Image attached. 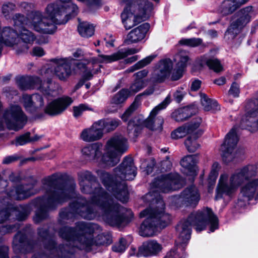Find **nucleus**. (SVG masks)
<instances>
[{
  "instance_id": "nucleus-52",
  "label": "nucleus",
  "mask_w": 258,
  "mask_h": 258,
  "mask_svg": "<svg viewBox=\"0 0 258 258\" xmlns=\"http://www.w3.org/2000/svg\"><path fill=\"white\" fill-rule=\"evenodd\" d=\"M15 7V5L13 3H8L3 6L2 12L6 19H8L10 18L11 13Z\"/></svg>"
},
{
  "instance_id": "nucleus-64",
  "label": "nucleus",
  "mask_w": 258,
  "mask_h": 258,
  "mask_svg": "<svg viewBox=\"0 0 258 258\" xmlns=\"http://www.w3.org/2000/svg\"><path fill=\"white\" fill-rule=\"evenodd\" d=\"M176 250L173 249L167 253L165 258H185V254L179 257L176 251Z\"/></svg>"
},
{
  "instance_id": "nucleus-60",
  "label": "nucleus",
  "mask_w": 258,
  "mask_h": 258,
  "mask_svg": "<svg viewBox=\"0 0 258 258\" xmlns=\"http://www.w3.org/2000/svg\"><path fill=\"white\" fill-rule=\"evenodd\" d=\"M149 71L147 69H144L142 71H139L138 72L134 74V76L136 77V80L140 81H147V79H144L148 74Z\"/></svg>"
},
{
  "instance_id": "nucleus-61",
  "label": "nucleus",
  "mask_w": 258,
  "mask_h": 258,
  "mask_svg": "<svg viewBox=\"0 0 258 258\" xmlns=\"http://www.w3.org/2000/svg\"><path fill=\"white\" fill-rule=\"evenodd\" d=\"M31 54L33 56H42L45 54L44 51L43 49L39 46L34 47Z\"/></svg>"
},
{
  "instance_id": "nucleus-38",
  "label": "nucleus",
  "mask_w": 258,
  "mask_h": 258,
  "mask_svg": "<svg viewBox=\"0 0 258 258\" xmlns=\"http://www.w3.org/2000/svg\"><path fill=\"white\" fill-rule=\"evenodd\" d=\"M78 30L80 34L84 37L92 36L94 33V27L87 22H83L79 24Z\"/></svg>"
},
{
  "instance_id": "nucleus-29",
  "label": "nucleus",
  "mask_w": 258,
  "mask_h": 258,
  "mask_svg": "<svg viewBox=\"0 0 258 258\" xmlns=\"http://www.w3.org/2000/svg\"><path fill=\"white\" fill-rule=\"evenodd\" d=\"M201 118H196L190 123L185 124L175 130L171 133V137L174 139H178L184 137L187 134L190 135L199 128L201 123Z\"/></svg>"
},
{
  "instance_id": "nucleus-30",
  "label": "nucleus",
  "mask_w": 258,
  "mask_h": 258,
  "mask_svg": "<svg viewBox=\"0 0 258 258\" xmlns=\"http://www.w3.org/2000/svg\"><path fill=\"white\" fill-rule=\"evenodd\" d=\"M103 133L99 126L98 121L94 122L89 127L83 130L81 134V138L84 141L91 142L100 139Z\"/></svg>"
},
{
  "instance_id": "nucleus-6",
  "label": "nucleus",
  "mask_w": 258,
  "mask_h": 258,
  "mask_svg": "<svg viewBox=\"0 0 258 258\" xmlns=\"http://www.w3.org/2000/svg\"><path fill=\"white\" fill-rule=\"evenodd\" d=\"M210 225V231L214 232L218 228V219L211 209L206 208L202 210L191 213L186 220L181 221L176 226L178 233V242L182 246L190 238L191 227L195 226L196 231L200 232Z\"/></svg>"
},
{
  "instance_id": "nucleus-33",
  "label": "nucleus",
  "mask_w": 258,
  "mask_h": 258,
  "mask_svg": "<svg viewBox=\"0 0 258 258\" xmlns=\"http://www.w3.org/2000/svg\"><path fill=\"white\" fill-rule=\"evenodd\" d=\"M78 180L80 185H83L84 183L88 182L89 184L93 185L96 189L95 193H103L100 189V185L97 181L96 177L88 171H82L78 173Z\"/></svg>"
},
{
  "instance_id": "nucleus-1",
  "label": "nucleus",
  "mask_w": 258,
  "mask_h": 258,
  "mask_svg": "<svg viewBox=\"0 0 258 258\" xmlns=\"http://www.w3.org/2000/svg\"><path fill=\"white\" fill-rule=\"evenodd\" d=\"M98 227L97 224L81 222L76 224L75 228H61L59 231V235L66 240L67 243L65 246L59 245L58 247L55 246V241L48 234L47 230L39 228L38 233L46 249V253L34 254L32 258H71L77 249L89 251L94 245L111 244L112 237L109 233L99 234L94 240L92 234Z\"/></svg>"
},
{
  "instance_id": "nucleus-3",
  "label": "nucleus",
  "mask_w": 258,
  "mask_h": 258,
  "mask_svg": "<svg viewBox=\"0 0 258 258\" xmlns=\"http://www.w3.org/2000/svg\"><path fill=\"white\" fill-rule=\"evenodd\" d=\"M184 180L177 173L162 174L155 178L150 185V191L145 195L151 207L142 211L140 217H147L142 222L139 234L143 237L154 236L158 228H165L170 223L171 216L164 212L165 204L160 192H168L181 188Z\"/></svg>"
},
{
  "instance_id": "nucleus-21",
  "label": "nucleus",
  "mask_w": 258,
  "mask_h": 258,
  "mask_svg": "<svg viewBox=\"0 0 258 258\" xmlns=\"http://www.w3.org/2000/svg\"><path fill=\"white\" fill-rule=\"evenodd\" d=\"M13 248L17 253H25L31 252L34 248L33 242L27 239L25 232H19L14 236L13 241Z\"/></svg>"
},
{
  "instance_id": "nucleus-10",
  "label": "nucleus",
  "mask_w": 258,
  "mask_h": 258,
  "mask_svg": "<svg viewBox=\"0 0 258 258\" xmlns=\"http://www.w3.org/2000/svg\"><path fill=\"white\" fill-rule=\"evenodd\" d=\"M122 1L126 5L121 14L122 21L126 29L140 23L153 8V4L145 0L139 4L131 0Z\"/></svg>"
},
{
  "instance_id": "nucleus-53",
  "label": "nucleus",
  "mask_w": 258,
  "mask_h": 258,
  "mask_svg": "<svg viewBox=\"0 0 258 258\" xmlns=\"http://www.w3.org/2000/svg\"><path fill=\"white\" fill-rule=\"evenodd\" d=\"M126 248V241L124 238L120 239L118 243L112 246V250L115 252H123Z\"/></svg>"
},
{
  "instance_id": "nucleus-42",
  "label": "nucleus",
  "mask_w": 258,
  "mask_h": 258,
  "mask_svg": "<svg viewBox=\"0 0 258 258\" xmlns=\"http://www.w3.org/2000/svg\"><path fill=\"white\" fill-rule=\"evenodd\" d=\"M147 85V81H140L135 79L134 82L131 85L129 89H127L128 92L130 96L135 95L141 89L145 87Z\"/></svg>"
},
{
  "instance_id": "nucleus-37",
  "label": "nucleus",
  "mask_w": 258,
  "mask_h": 258,
  "mask_svg": "<svg viewBox=\"0 0 258 258\" xmlns=\"http://www.w3.org/2000/svg\"><path fill=\"white\" fill-rule=\"evenodd\" d=\"M203 63L206 64L208 67L216 73L220 72L223 70V67L220 61L214 57L209 58L207 56H203L202 60Z\"/></svg>"
},
{
  "instance_id": "nucleus-51",
  "label": "nucleus",
  "mask_w": 258,
  "mask_h": 258,
  "mask_svg": "<svg viewBox=\"0 0 258 258\" xmlns=\"http://www.w3.org/2000/svg\"><path fill=\"white\" fill-rule=\"evenodd\" d=\"M23 100L24 106L27 110L32 111L34 110L32 96L24 95L23 96Z\"/></svg>"
},
{
  "instance_id": "nucleus-9",
  "label": "nucleus",
  "mask_w": 258,
  "mask_h": 258,
  "mask_svg": "<svg viewBox=\"0 0 258 258\" xmlns=\"http://www.w3.org/2000/svg\"><path fill=\"white\" fill-rule=\"evenodd\" d=\"M170 103V97L168 95L152 110L149 116L146 120H144L142 116L135 117L128 122L127 125L128 134L137 137L141 133L143 126H146L151 130L161 131L164 119L163 117L158 115V114L160 111L165 108Z\"/></svg>"
},
{
  "instance_id": "nucleus-48",
  "label": "nucleus",
  "mask_w": 258,
  "mask_h": 258,
  "mask_svg": "<svg viewBox=\"0 0 258 258\" xmlns=\"http://www.w3.org/2000/svg\"><path fill=\"white\" fill-rule=\"evenodd\" d=\"M220 166L218 163L214 162L212 165L210 173L209 175V182L211 184L214 183L218 175V171Z\"/></svg>"
},
{
  "instance_id": "nucleus-39",
  "label": "nucleus",
  "mask_w": 258,
  "mask_h": 258,
  "mask_svg": "<svg viewBox=\"0 0 258 258\" xmlns=\"http://www.w3.org/2000/svg\"><path fill=\"white\" fill-rule=\"evenodd\" d=\"M190 116V109L187 107L178 109L173 112L172 114V117L177 121H184Z\"/></svg>"
},
{
  "instance_id": "nucleus-24",
  "label": "nucleus",
  "mask_w": 258,
  "mask_h": 258,
  "mask_svg": "<svg viewBox=\"0 0 258 258\" xmlns=\"http://www.w3.org/2000/svg\"><path fill=\"white\" fill-rule=\"evenodd\" d=\"M30 213V210L27 206L19 205L10 210L6 209L0 211V224L7 220L11 215H14L19 221L25 219Z\"/></svg>"
},
{
  "instance_id": "nucleus-36",
  "label": "nucleus",
  "mask_w": 258,
  "mask_h": 258,
  "mask_svg": "<svg viewBox=\"0 0 258 258\" xmlns=\"http://www.w3.org/2000/svg\"><path fill=\"white\" fill-rule=\"evenodd\" d=\"M98 122L103 133L104 130L106 132H110L115 130L119 125L120 121L117 119H100L98 121Z\"/></svg>"
},
{
  "instance_id": "nucleus-25",
  "label": "nucleus",
  "mask_w": 258,
  "mask_h": 258,
  "mask_svg": "<svg viewBox=\"0 0 258 258\" xmlns=\"http://www.w3.org/2000/svg\"><path fill=\"white\" fill-rule=\"evenodd\" d=\"M54 73L61 81H66L72 74L71 63L66 59H53Z\"/></svg>"
},
{
  "instance_id": "nucleus-47",
  "label": "nucleus",
  "mask_w": 258,
  "mask_h": 258,
  "mask_svg": "<svg viewBox=\"0 0 258 258\" xmlns=\"http://www.w3.org/2000/svg\"><path fill=\"white\" fill-rule=\"evenodd\" d=\"M30 133L28 132L16 138L15 141L11 142V144H14L16 146H23L30 143Z\"/></svg>"
},
{
  "instance_id": "nucleus-5",
  "label": "nucleus",
  "mask_w": 258,
  "mask_h": 258,
  "mask_svg": "<svg viewBox=\"0 0 258 258\" xmlns=\"http://www.w3.org/2000/svg\"><path fill=\"white\" fill-rule=\"evenodd\" d=\"M114 173L113 178L108 172L102 171L100 178L104 185L116 199L126 202L128 194L125 180L134 179L137 174V168L132 158L125 157L119 166L114 169Z\"/></svg>"
},
{
  "instance_id": "nucleus-4",
  "label": "nucleus",
  "mask_w": 258,
  "mask_h": 258,
  "mask_svg": "<svg viewBox=\"0 0 258 258\" xmlns=\"http://www.w3.org/2000/svg\"><path fill=\"white\" fill-rule=\"evenodd\" d=\"M43 185L45 190L44 195L35 199L34 202L38 208L34 217L36 223L45 219L49 210L54 209L58 205L77 196L74 179L64 181L62 175L59 173H55L44 178Z\"/></svg>"
},
{
  "instance_id": "nucleus-46",
  "label": "nucleus",
  "mask_w": 258,
  "mask_h": 258,
  "mask_svg": "<svg viewBox=\"0 0 258 258\" xmlns=\"http://www.w3.org/2000/svg\"><path fill=\"white\" fill-rule=\"evenodd\" d=\"M203 40L199 38H191L189 39H182L179 41L181 45H184L190 47H196L202 43Z\"/></svg>"
},
{
  "instance_id": "nucleus-57",
  "label": "nucleus",
  "mask_w": 258,
  "mask_h": 258,
  "mask_svg": "<svg viewBox=\"0 0 258 258\" xmlns=\"http://www.w3.org/2000/svg\"><path fill=\"white\" fill-rule=\"evenodd\" d=\"M99 69H97L96 70H91V69L87 68L85 71L84 72L83 77L84 79L85 80H89L92 79L93 77V74H96L99 71Z\"/></svg>"
},
{
  "instance_id": "nucleus-49",
  "label": "nucleus",
  "mask_w": 258,
  "mask_h": 258,
  "mask_svg": "<svg viewBox=\"0 0 258 258\" xmlns=\"http://www.w3.org/2000/svg\"><path fill=\"white\" fill-rule=\"evenodd\" d=\"M99 57L101 63H110L120 59L118 51L109 55L99 54Z\"/></svg>"
},
{
  "instance_id": "nucleus-44",
  "label": "nucleus",
  "mask_w": 258,
  "mask_h": 258,
  "mask_svg": "<svg viewBox=\"0 0 258 258\" xmlns=\"http://www.w3.org/2000/svg\"><path fill=\"white\" fill-rule=\"evenodd\" d=\"M175 59L178 60L177 65L178 68L183 70L187 66L189 58L185 51H180L176 55Z\"/></svg>"
},
{
  "instance_id": "nucleus-22",
  "label": "nucleus",
  "mask_w": 258,
  "mask_h": 258,
  "mask_svg": "<svg viewBox=\"0 0 258 258\" xmlns=\"http://www.w3.org/2000/svg\"><path fill=\"white\" fill-rule=\"evenodd\" d=\"M240 195L241 197L238 199V203L240 207L245 205L255 195L256 199H258V179L249 181L242 186Z\"/></svg>"
},
{
  "instance_id": "nucleus-50",
  "label": "nucleus",
  "mask_w": 258,
  "mask_h": 258,
  "mask_svg": "<svg viewBox=\"0 0 258 258\" xmlns=\"http://www.w3.org/2000/svg\"><path fill=\"white\" fill-rule=\"evenodd\" d=\"M141 49V48H131L120 49L118 51L119 58L121 59L125 58L129 55L137 53L140 51Z\"/></svg>"
},
{
  "instance_id": "nucleus-43",
  "label": "nucleus",
  "mask_w": 258,
  "mask_h": 258,
  "mask_svg": "<svg viewBox=\"0 0 258 258\" xmlns=\"http://www.w3.org/2000/svg\"><path fill=\"white\" fill-rule=\"evenodd\" d=\"M130 96L127 89H122L116 94L112 100V103L115 104H120L124 102L127 97Z\"/></svg>"
},
{
  "instance_id": "nucleus-54",
  "label": "nucleus",
  "mask_w": 258,
  "mask_h": 258,
  "mask_svg": "<svg viewBox=\"0 0 258 258\" xmlns=\"http://www.w3.org/2000/svg\"><path fill=\"white\" fill-rule=\"evenodd\" d=\"M32 101L34 104V110L38 107H41L44 105L43 99L38 94H35L32 95Z\"/></svg>"
},
{
  "instance_id": "nucleus-32",
  "label": "nucleus",
  "mask_w": 258,
  "mask_h": 258,
  "mask_svg": "<svg viewBox=\"0 0 258 258\" xmlns=\"http://www.w3.org/2000/svg\"><path fill=\"white\" fill-rule=\"evenodd\" d=\"M102 144L95 143L83 148L82 152L88 160H94L102 155Z\"/></svg>"
},
{
  "instance_id": "nucleus-63",
  "label": "nucleus",
  "mask_w": 258,
  "mask_h": 258,
  "mask_svg": "<svg viewBox=\"0 0 258 258\" xmlns=\"http://www.w3.org/2000/svg\"><path fill=\"white\" fill-rule=\"evenodd\" d=\"M20 7L24 12H29L33 9L34 6L33 4L23 2L21 4Z\"/></svg>"
},
{
  "instance_id": "nucleus-8",
  "label": "nucleus",
  "mask_w": 258,
  "mask_h": 258,
  "mask_svg": "<svg viewBox=\"0 0 258 258\" xmlns=\"http://www.w3.org/2000/svg\"><path fill=\"white\" fill-rule=\"evenodd\" d=\"M12 19L14 26L19 30L27 26L40 33L52 34L57 29L53 20L44 17L39 11H32L27 18L23 15L17 13L13 16Z\"/></svg>"
},
{
  "instance_id": "nucleus-13",
  "label": "nucleus",
  "mask_w": 258,
  "mask_h": 258,
  "mask_svg": "<svg viewBox=\"0 0 258 258\" xmlns=\"http://www.w3.org/2000/svg\"><path fill=\"white\" fill-rule=\"evenodd\" d=\"M17 84L19 88L23 90L36 88L46 96L54 97L57 94L55 89L53 88L55 84L50 79L46 83H42L38 77L22 76L17 78Z\"/></svg>"
},
{
  "instance_id": "nucleus-31",
  "label": "nucleus",
  "mask_w": 258,
  "mask_h": 258,
  "mask_svg": "<svg viewBox=\"0 0 258 258\" xmlns=\"http://www.w3.org/2000/svg\"><path fill=\"white\" fill-rule=\"evenodd\" d=\"M197 163L195 155H188L183 158L180 161V165L183 168V172L186 175L195 176L197 174Z\"/></svg>"
},
{
  "instance_id": "nucleus-59",
  "label": "nucleus",
  "mask_w": 258,
  "mask_h": 258,
  "mask_svg": "<svg viewBox=\"0 0 258 258\" xmlns=\"http://www.w3.org/2000/svg\"><path fill=\"white\" fill-rule=\"evenodd\" d=\"M161 166L162 170L165 171L170 170L171 169L172 164L171 161L169 160L168 156H167L166 159L161 162Z\"/></svg>"
},
{
  "instance_id": "nucleus-28",
  "label": "nucleus",
  "mask_w": 258,
  "mask_h": 258,
  "mask_svg": "<svg viewBox=\"0 0 258 258\" xmlns=\"http://www.w3.org/2000/svg\"><path fill=\"white\" fill-rule=\"evenodd\" d=\"M149 28V24L145 23L133 29L128 34L125 42L127 44H131L142 41L145 37Z\"/></svg>"
},
{
  "instance_id": "nucleus-56",
  "label": "nucleus",
  "mask_w": 258,
  "mask_h": 258,
  "mask_svg": "<svg viewBox=\"0 0 258 258\" xmlns=\"http://www.w3.org/2000/svg\"><path fill=\"white\" fill-rule=\"evenodd\" d=\"M239 94V85L236 83H233L231 86V87L228 91V95H232L234 97H237Z\"/></svg>"
},
{
  "instance_id": "nucleus-34",
  "label": "nucleus",
  "mask_w": 258,
  "mask_h": 258,
  "mask_svg": "<svg viewBox=\"0 0 258 258\" xmlns=\"http://www.w3.org/2000/svg\"><path fill=\"white\" fill-rule=\"evenodd\" d=\"M155 89L153 86H150L148 87L143 93H140L138 95L134 102L131 105L128 109L124 112L121 115V119L124 121H126L128 120V117L131 114L138 108L140 103L138 101V97L143 96H149L152 95L154 92Z\"/></svg>"
},
{
  "instance_id": "nucleus-55",
  "label": "nucleus",
  "mask_w": 258,
  "mask_h": 258,
  "mask_svg": "<svg viewBox=\"0 0 258 258\" xmlns=\"http://www.w3.org/2000/svg\"><path fill=\"white\" fill-rule=\"evenodd\" d=\"M18 228L14 225L2 226L0 227V236L12 233Z\"/></svg>"
},
{
  "instance_id": "nucleus-62",
  "label": "nucleus",
  "mask_w": 258,
  "mask_h": 258,
  "mask_svg": "<svg viewBox=\"0 0 258 258\" xmlns=\"http://www.w3.org/2000/svg\"><path fill=\"white\" fill-rule=\"evenodd\" d=\"M19 159V157L16 155L9 156L5 157L2 163L4 164H9L12 163Z\"/></svg>"
},
{
  "instance_id": "nucleus-16",
  "label": "nucleus",
  "mask_w": 258,
  "mask_h": 258,
  "mask_svg": "<svg viewBox=\"0 0 258 258\" xmlns=\"http://www.w3.org/2000/svg\"><path fill=\"white\" fill-rule=\"evenodd\" d=\"M238 141L236 130L232 128L225 137L224 143L221 146L222 157L223 161L228 163L236 157L234 152Z\"/></svg>"
},
{
  "instance_id": "nucleus-40",
  "label": "nucleus",
  "mask_w": 258,
  "mask_h": 258,
  "mask_svg": "<svg viewBox=\"0 0 258 258\" xmlns=\"http://www.w3.org/2000/svg\"><path fill=\"white\" fill-rule=\"evenodd\" d=\"M155 58V55H151L147 56L146 57L144 58V59L137 62L136 64L133 65V66L131 67L130 68H128L127 70V71L128 72H133L137 70L142 69V68L146 67L149 63H150L151 62V61H152Z\"/></svg>"
},
{
  "instance_id": "nucleus-41",
  "label": "nucleus",
  "mask_w": 258,
  "mask_h": 258,
  "mask_svg": "<svg viewBox=\"0 0 258 258\" xmlns=\"http://www.w3.org/2000/svg\"><path fill=\"white\" fill-rule=\"evenodd\" d=\"M201 102L204 109L209 111L212 108L217 109L218 103L215 100H212L204 93H201Z\"/></svg>"
},
{
  "instance_id": "nucleus-26",
  "label": "nucleus",
  "mask_w": 258,
  "mask_h": 258,
  "mask_svg": "<svg viewBox=\"0 0 258 258\" xmlns=\"http://www.w3.org/2000/svg\"><path fill=\"white\" fill-rule=\"evenodd\" d=\"M162 245L156 240H151L145 242L139 248L137 257L151 256L157 255L162 250Z\"/></svg>"
},
{
  "instance_id": "nucleus-11",
  "label": "nucleus",
  "mask_w": 258,
  "mask_h": 258,
  "mask_svg": "<svg viewBox=\"0 0 258 258\" xmlns=\"http://www.w3.org/2000/svg\"><path fill=\"white\" fill-rule=\"evenodd\" d=\"M106 152L103 155L102 162L109 167L116 165L121 156L128 149L126 139L122 135H114L107 142Z\"/></svg>"
},
{
  "instance_id": "nucleus-27",
  "label": "nucleus",
  "mask_w": 258,
  "mask_h": 258,
  "mask_svg": "<svg viewBox=\"0 0 258 258\" xmlns=\"http://www.w3.org/2000/svg\"><path fill=\"white\" fill-rule=\"evenodd\" d=\"M249 0H223L218 9V12L223 16L232 14Z\"/></svg>"
},
{
  "instance_id": "nucleus-17",
  "label": "nucleus",
  "mask_w": 258,
  "mask_h": 258,
  "mask_svg": "<svg viewBox=\"0 0 258 258\" xmlns=\"http://www.w3.org/2000/svg\"><path fill=\"white\" fill-rule=\"evenodd\" d=\"M17 36L19 39L16 40L15 50L17 54L27 52L36 38L32 32L25 28L19 30Z\"/></svg>"
},
{
  "instance_id": "nucleus-7",
  "label": "nucleus",
  "mask_w": 258,
  "mask_h": 258,
  "mask_svg": "<svg viewBox=\"0 0 258 258\" xmlns=\"http://www.w3.org/2000/svg\"><path fill=\"white\" fill-rule=\"evenodd\" d=\"M256 173V166L248 165L237 169L231 175L229 179L227 174H221L216 188L215 199L218 200L224 195L231 196L242 183L255 176Z\"/></svg>"
},
{
  "instance_id": "nucleus-2",
  "label": "nucleus",
  "mask_w": 258,
  "mask_h": 258,
  "mask_svg": "<svg viewBox=\"0 0 258 258\" xmlns=\"http://www.w3.org/2000/svg\"><path fill=\"white\" fill-rule=\"evenodd\" d=\"M82 192L92 194L90 201L82 197L78 198L70 205L68 208L62 209L59 213L60 221L69 219L77 216L92 220L100 216V214L92 205L97 206L101 211L102 215L109 225H119L125 219V209L100 186L103 193H95L96 189L93 185L87 182L80 185Z\"/></svg>"
},
{
  "instance_id": "nucleus-14",
  "label": "nucleus",
  "mask_w": 258,
  "mask_h": 258,
  "mask_svg": "<svg viewBox=\"0 0 258 258\" xmlns=\"http://www.w3.org/2000/svg\"><path fill=\"white\" fill-rule=\"evenodd\" d=\"M3 119L9 129L17 131L23 128L27 117L20 106L12 105L4 110Z\"/></svg>"
},
{
  "instance_id": "nucleus-23",
  "label": "nucleus",
  "mask_w": 258,
  "mask_h": 258,
  "mask_svg": "<svg viewBox=\"0 0 258 258\" xmlns=\"http://www.w3.org/2000/svg\"><path fill=\"white\" fill-rule=\"evenodd\" d=\"M173 68V63L170 59L160 60L156 66L152 74V79L157 82H163L168 77Z\"/></svg>"
},
{
  "instance_id": "nucleus-58",
  "label": "nucleus",
  "mask_w": 258,
  "mask_h": 258,
  "mask_svg": "<svg viewBox=\"0 0 258 258\" xmlns=\"http://www.w3.org/2000/svg\"><path fill=\"white\" fill-rule=\"evenodd\" d=\"M186 93L183 88L177 89L173 94V97L176 101L178 103L181 102L183 98L185 96Z\"/></svg>"
},
{
  "instance_id": "nucleus-45",
  "label": "nucleus",
  "mask_w": 258,
  "mask_h": 258,
  "mask_svg": "<svg viewBox=\"0 0 258 258\" xmlns=\"http://www.w3.org/2000/svg\"><path fill=\"white\" fill-rule=\"evenodd\" d=\"M87 110L93 111V109L86 104H80L73 107V115L75 118L80 117Z\"/></svg>"
},
{
  "instance_id": "nucleus-20",
  "label": "nucleus",
  "mask_w": 258,
  "mask_h": 258,
  "mask_svg": "<svg viewBox=\"0 0 258 258\" xmlns=\"http://www.w3.org/2000/svg\"><path fill=\"white\" fill-rule=\"evenodd\" d=\"M200 196L197 187L191 186L184 189L179 196L173 198L174 201L181 203L186 206H195L199 203Z\"/></svg>"
},
{
  "instance_id": "nucleus-35",
  "label": "nucleus",
  "mask_w": 258,
  "mask_h": 258,
  "mask_svg": "<svg viewBox=\"0 0 258 258\" xmlns=\"http://www.w3.org/2000/svg\"><path fill=\"white\" fill-rule=\"evenodd\" d=\"M203 133L202 130L198 128L185 141V146L189 152H195L200 148V145L198 142L197 139L202 135Z\"/></svg>"
},
{
  "instance_id": "nucleus-18",
  "label": "nucleus",
  "mask_w": 258,
  "mask_h": 258,
  "mask_svg": "<svg viewBox=\"0 0 258 258\" xmlns=\"http://www.w3.org/2000/svg\"><path fill=\"white\" fill-rule=\"evenodd\" d=\"M36 181L26 184H19L14 187L7 192V196L12 200H23L35 194L37 191L34 189Z\"/></svg>"
},
{
  "instance_id": "nucleus-12",
  "label": "nucleus",
  "mask_w": 258,
  "mask_h": 258,
  "mask_svg": "<svg viewBox=\"0 0 258 258\" xmlns=\"http://www.w3.org/2000/svg\"><path fill=\"white\" fill-rule=\"evenodd\" d=\"M255 11L251 6H248L238 10L232 16V20L225 32V36L233 39L254 18Z\"/></svg>"
},
{
  "instance_id": "nucleus-15",
  "label": "nucleus",
  "mask_w": 258,
  "mask_h": 258,
  "mask_svg": "<svg viewBox=\"0 0 258 258\" xmlns=\"http://www.w3.org/2000/svg\"><path fill=\"white\" fill-rule=\"evenodd\" d=\"M247 113L241 121V127L251 132L258 130V92L255 97L249 100L245 106Z\"/></svg>"
},
{
  "instance_id": "nucleus-19",
  "label": "nucleus",
  "mask_w": 258,
  "mask_h": 258,
  "mask_svg": "<svg viewBox=\"0 0 258 258\" xmlns=\"http://www.w3.org/2000/svg\"><path fill=\"white\" fill-rule=\"evenodd\" d=\"M73 100L69 96H63L54 99L47 104L45 112L51 116H56L62 113L73 103Z\"/></svg>"
}]
</instances>
